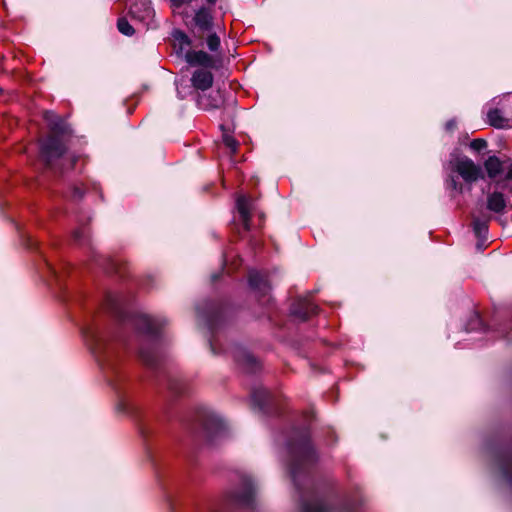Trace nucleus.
<instances>
[{
	"mask_svg": "<svg viewBox=\"0 0 512 512\" xmlns=\"http://www.w3.org/2000/svg\"><path fill=\"white\" fill-rule=\"evenodd\" d=\"M117 28L119 32L125 36H132L135 33V29L126 18L118 19Z\"/></svg>",
	"mask_w": 512,
	"mask_h": 512,
	"instance_id": "5701e85b",
	"label": "nucleus"
},
{
	"mask_svg": "<svg viewBox=\"0 0 512 512\" xmlns=\"http://www.w3.org/2000/svg\"><path fill=\"white\" fill-rule=\"evenodd\" d=\"M193 22L201 33L211 32L214 26L212 13L206 7H200L195 12Z\"/></svg>",
	"mask_w": 512,
	"mask_h": 512,
	"instance_id": "2eb2a0df",
	"label": "nucleus"
},
{
	"mask_svg": "<svg viewBox=\"0 0 512 512\" xmlns=\"http://www.w3.org/2000/svg\"><path fill=\"white\" fill-rule=\"evenodd\" d=\"M77 221L79 222L80 227L74 231L73 237H74L75 241L82 242L87 237V231L84 228V224L82 223V220L80 218H78Z\"/></svg>",
	"mask_w": 512,
	"mask_h": 512,
	"instance_id": "bb28decb",
	"label": "nucleus"
},
{
	"mask_svg": "<svg viewBox=\"0 0 512 512\" xmlns=\"http://www.w3.org/2000/svg\"><path fill=\"white\" fill-rule=\"evenodd\" d=\"M83 196H84V191L80 187H78V186H73L72 187V189H71V197L74 200H79Z\"/></svg>",
	"mask_w": 512,
	"mask_h": 512,
	"instance_id": "473e14b6",
	"label": "nucleus"
},
{
	"mask_svg": "<svg viewBox=\"0 0 512 512\" xmlns=\"http://www.w3.org/2000/svg\"><path fill=\"white\" fill-rule=\"evenodd\" d=\"M75 163V159H73L71 162H70V166H73Z\"/></svg>",
	"mask_w": 512,
	"mask_h": 512,
	"instance_id": "ea45409f",
	"label": "nucleus"
},
{
	"mask_svg": "<svg viewBox=\"0 0 512 512\" xmlns=\"http://www.w3.org/2000/svg\"><path fill=\"white\" fill-rule=\"evenodd\" d=\"M44 118L51 131V135L47 136L40 143V156L48 169L57 171L56 162L60 161L67 151L64 137L71 134L69 124L52 111H46ZM62 172V168H59Z\"/></svg>",
	"mask_w": 512,
	"mask_h": 512,
	"instance_id": "7ed1b4c3",
	"label": "nucleus"
},
{
	"mask_svg": "<svg viewBox=\"0 0 512 512\" xmlns=\"http://www.w3.org/2000/svg\"><path fill=\"white\" fill-rule=\"evenodd\" d=\"M129 14L133 20L142 23L146 28L153 27L155 11L150 0H136L130 5Z\"/></svg>",
	"mask_w": 512,
	"mask_h": 512,
	"instance_id": "9d476101",
	"label": "nucleus"
},
{
	"mask_svg": "<svg viewBox=\"0 0 512 512\" xmlns=\"http://www.w3.org/2000/svg\"><path fill=\"white\" fill-rule=\"evenodd\" d=\"M191 83L195 89L205 92L213 84L212 73L204 68H200L194 71L191 77Z\"/></svg>",
	"mask_w": 512,
	"mask_h": 512,
	"instance_id": "dca6fc26",
	"label": "nucleus"
},
{
	"mask_svg": "<svg viewBox=\"0 0 512 512\" xmlns=\"http://www.w3.org/2000/svg\"><path fill=\"white\" fill-rule=\"evenodd\" d=\"M473 228L477 236L484 235L488 230L486 222L479 219L473 221Z\"/></svg>",
	"mask_w": 512,
	"mask_h": 512,
	"instance_id": "c85d7f7f",
	"label": "nucleus"
},
{
	"mask_svg": "<svg viewBox=\"0 0 512 512\" xmlns=\"http://www.w3.org/2000/svg\"><path fill=\"white\" fill-rule=\"evenodd\" d=\"M248 284L258 296H267L271 289L270 274L264 270L250 269L248 271Z\"/></svg>",
	"mask_w": 512,
	"mask_h": 512,
	"instance_id": "9b49d317",
	"label": "nucleus"
},
{
	"mask_svg": "<svg viewBox=\"0 0 512 512\" xmlns=\"http://www.w3.org/2000/svg\"><path fill=\"white\" fill-rule=\"evenodd\" d=\"M476 329L484 330L485 326H484L480 316L478 314H473L468 326L466 327V330L472 331V330H476Z\"/></svg>",
	"mask_w": 512,
	"mask_h": 512,
	"instance_id": "a878e982",
	"label": "nucleus"
},
{
	"mask_svg": "<svg viewBox=\"0 0 512 512\" xmlns=\"http://www.w3.org/2000/svg\"><path fill=\"white\" fill-rule=\"evenodd\" d=\"M252 402L259 410L264 411L270 399V393L263 387L253 389L251 394Z\"/></svg>",
	"mask_w": 512,
	"mask_h": 512,
	"instance_id": "6ab92c4d",
	"label": "nucleus"
},
{
	"mask_svg": "<svg viewBox=\"0 0 512 512\" xmlns=\"http://www.w3.org/2000/svg\"><path fill=\"white\" fill-rule=\"evenodd\" d=\"M455 170L466 182L469 183L476 181L481 174L480 168L467 157L461 158L456 162Z\"/></svg>",
	"mask_w": 512,
	"mask_h": 512,
	"instance_id": "4468645a",
	"label": "nucleus"
},
{
	"mask_svg": "<svg viewBox=\"0 0 512 512\" xmlns=\"http://www.w3.org/2000/svg\"><path fill=\"white\" fill-rule=\"evenodd\" d=\"M107 309L117 318L118 326L113 331L87 328L83 331L85 341L103 368H112L114 356L120 348H128L127 331L134 329L139 342L138 355L148 367L155 369L161 362L158 350L162 333L168 321L163 316L132 312L128 309L123 295L109 293L106 296Z\"/></svg>",
	"mask_w": 512,
	"mask_h": 512,
	"instance_id": "f257e3e1",
	"label": "nucleus"
},
{
	"mask_svg": "<svg viewBox=\"0 0 512 512\" xmlns=\"http://www.w3.org/2000/svg\"><path fill=\"white\" fill-rule=\"evenodd\" d=\"M219 278V275L218 274H213L212 275V280L215 281Z\"/></svg>",
	"mask_w": 512,
	"mask_h": 512,
	"instance_id": "e433bc0d",
	"label": "nucleus"
},
{
	"mask_svg": "<svg viewBox=\"0 0 512 512\" xmlns=\"http://www.w3.org/2000/svg\"><path fill=\"white\" fill-rule=\"evenodd\" d=\"M222 259H223L222 271H225L227 273L230 272V269L232 267H236V266L240 265V262H241V258H222Z\"/></svg>",
	"mask_w": 512,
	"mask_h": 512,
	"instance_id": "cd10ccee",
	"label": "nucleus"
},
{
	"mask_svg": "<svg viewBox=\"0 0 512 512\" xmlns=\"http://www.w3.org/2000/svg\"><path fill=\"white\" fill-rule=\"evenodd\" d=\"M254 208L253 200L250 197L246 195H239L237 197L236 209L239 215L237 233L242 239H247L248 244L257 252L256 248L259 245V240L252 234L250 226V219Z\"/></svg>",
	"mask_w": 512,
	"mask_h": 512,
	"instance_id": "0eeeda50",
	"label": "nucleus"
},
{
	"mask_svg": "<svg viewBox=\"0 0 512 512\" xmlns=\"http://www.w3.org/2000/svg\"><path fill=\"white\" fill-rule=\"evenodd\" d=\"M311 295L312 292L306 296L298 297L291 305V314L300 321H305L318 312V306L310 300Z\"/></svg>",
	"mask_w": 512,
	"mask_h": 512,
	"instance_id": "f8f14e48",
	"label": "nucleus"
},
{
	"mask_svg": "<svg viewBox=\"0 0 512 512\" xmlns=\"http://www.w3.org/2000/svg\"><path fill=\"white\" fill-rule=\"evenodd\" d=\"M192 0H170L171 6L175 8L182 7L185 3H190Z\"/></svg>",
	"mask_w": 512,
	"mask_h": 512,
	"instance_id": "72a5a7b5",
	"label": "nucleus"
},
{
	"mask_svg": "<svg viewBox=\"0 0 512 512\" xmlns=\"http://www.w3.org/2000/svg\"><path fill=\"white\" fill-rule=\"evenodd\" d=\"M484 168L491 179L496 178L504 171V166L497 156H490L484 162Z\"/></svg>",
	"mask_w": 512,
	"mask_h": 512,
	"instance_id": "aec40b11",
	"label": "nucleus"
},
{
	"mask_svg": "<svg viewBox=\"0 0 512 512\" xmlns=\"http://www.w3.org/2000/svg\"><path fill=\"white\" fill-rule=\"evenodd\" d=\"M198 320L203 323L207 329L213 332L224 318L223 305L206 301L196 307Z\"/></svg>",
	"mask_w": 512,
	"mask_h": 512,
	"instance_id": "6e6552de",
	"label": "nucleus"
},
{
	"mask_svg": "<svg viewBox=\"0 0 512 512\" xmlns=\"http://www.w3.org/2000/svg\"><path fill=\"white\" fill-rule=\"evenodd\" d=\"M208 37L206 39L207 47L210 51L216 52L220 48V37L215 32H208Z\"/></svg>",
	"mask_w": 512,
	"mask_h": 512,
	"instance_id": "b1692460",
	"label": "nucleus"
},
{
	"mask_svg": "<svg viewBox=\"0 0 512 512\" xmlns=\"http://www.w3.org/2000/svg\"><path fill=\"white\" fill-rule=\"evenodd\" d=\"M168 385L169 388L176 394L181 393V389L178 387V379H175L173 377H169L168 379Z\"/></svg>",
	"mask_w": 512,
	"mask_h": 512,
	"instance_id": "2f4dec72",
	"label": "nucleus"
},
{
	"mask_svg": "<svg viewBox=\"0 0 512 512\" xmlns=\"http://www.w3.org/2000/svg\"><path fill=\"white\" fill-rule=\"evenodd\" d=\"M200 420L203 433L209 441H214L216 438L225 434L226 424L218 414L211 411H204Z\"/></svg>",
	"mask_w": 512,
	"mask_h": 512,
	"instance_id": "1a4fd4ad",
	"label": "nucleus"
},
{
	"mask_svg": "<svg viewBox=\"0 0 512 512\" xmlns=\"http://www.w3.org/2000/svg\"><path fill=\"white\" fill-rule=\"evenodd\" d=\"M185 60L190 65H199L204 68L213 67V58L205 51H191L187 50L185 53Z\"/></svg>",
	"mask_w": 512,
	"mask_h": 512,
	"instance_id": "f3484780",
	"label": "nucleus"
},
{
	"mask_svg": "<svg viewBox=\"0 0 512 512\" xmlns=\"http://www.w3.org/2000/svg\"><path fill=\"white\" fill-rule=\"evenodd\" d=\"M223 143L230 150L231 154H235L238 148L237 140L227 133H223Z\"/></svg>",
	"mask_w": 512,
	"mask_h": 512,
	"instance_id": "393cba45",
	"label": "nucleus"
},
{
	"mask_svg": "<svg viewBox=\"0 0 512 512\" xmlns=\"http://www.w3.org/2000/svg\"><path fill=\"white\" fill-rule=\"evenodd\" d=\"M504 170L506 171L505 180H512V162L509 164L507 168H504Z\"/></svg>",
	"mask_w": 512,
	"mask_h": 512,
	"instance_id": "c9c22d12",
	"label": "nucleus"
},
{
	"mask_svg": "<svg viewBox=\"0 0 512 512\" xmlns=\"http://www.w3.org/2000/svg\"><path fill=\"white\" fill-rule=\"evenodd\" d=\"M446 186L448 189H452L458 192L462 191V185L458 183L455 176L451 175L446 180Z\"/></svg>",
	"mask_w": 512,
	"mask_h": 512,
	"instance_id": "c756f323",
	"label": "nucleus"
},
{
	"mask_svg": "<svg viewBox=\"0 0 512 512\" xmlns=\"http://www.w3.org/2000/svg\"><path fill=\"white\" fill-rule=\"evenodd\" d=\"M500 469L503 477L512 486V456H505L500 460Z\"/></svg>",
	"mask_w": 512,
	"mask_h": 512,
	"instance_id": "4be33fe9",
	"label": "nucleus"
},
{
	"mask_svg": "<svg viewBox=\"0 0 512 512\" xmlns=\"http://www.w3.org/2000/svg\"><path fill=\"white\" fill-rule=\"evenodd\" d=\"M177 93H178V96H179L180 98H183V96L181 95V91L179 90V87H178V86H177Z\"/></svg>",
	"mask_w": 512,
	"mask_h": 512,
	"instance_id": "58836bf2",
	"label": "nucleus"
},
{
	"mask_svg": "<svg viewBox=\"0 0 512 512\" xmlns=\"http://www.w3.org/2000/svg\"><path fill=\"white\" fill-rule=\"evenodd\" d=\"M173 38L176 42L175 48L177 49V53L183 54L186 53L187 50H190L191 40L185 32L181 30H174Z\"/></svg>",
	"mask_w": 512,
	"mask_h": 512,
	"instance_id": "412c9836",
	"label": "nucleus"
},
{
	"mask_svg": "<svg viewBox=\"0 0 512 512\" xmlns=\"http://www.w3.org/2000/svg\"><path fill=\"white\" fill-rule=\"evenodd\" d=\"M208 4L214 5L216 3V0H206Z\"/></svg>",
	"mask_w": 512,
	"mask_h": 512,
	"instance_id": "4c0bfd02",
	"label": "nucleus"
},
{
	"mask_svg": "<svg viewBox=\"0 0 512 512\" xmlns=\"http://www.w3.org/2000/svg\"><path fill=\"white\" fill-rule=\"evenodd\" d=\"M224 104V95L221 90H212L208 94L203 92L197 96V105L205 111L220 109Z\"/></svg>",
	"mask_w": 512,
	"mask_h": 512,
	"instance_id": "ddd939ff",
	"label": "nucleus"
},
{
	"mask_svg": "<svg viewBox=\"0 0 512 512\" xmlns=\"http://www.w3.org/2000/svg\"><path fill=\"white\" fill-rule=\"evenodd\" d=\"M487 106V121L491 126L497 129L512 127V93L494 98Z\"/></svg>",
	"mask_w": 512,
	"mask_h": 512,
	"instance_id": "39448f33",
	"label": "nucleus"
},
{
	"mask_svg": "<svg viewBox=\"0 0 512 512\" xmlns=\"http://www.w3.org/2000/svg\"><path fill=\"white\" fill-rule=\"evenodd\" d=\"M470 147L471 149L480 152L487 147V142L481 138L474 139L473 141H471Z\"/></svg>",
	"mask_w": 512,
	"mask_h": 512,
	"instance_id": "7c9ffc66",
	"label": "nucleus"
},
{
	"mask_svg": "<svg viewBox=\"0 0 512 512\" xmlns=\"http://www.w3.org/2000/svg\"><path fill=\"white\" fill-rule=\"evenodd\" d=\"M506 207L504 195L501 192L494 191L487 196V209L495 212L502 213Z\"/></svg>",
	"mask_w": 512,
	"mask_h": 512,
	"instance_id": "a211bd4d",
	"label": "nucleus"
},
{
	"mask_svg": "<svg viewBox=\"0 0 512 512\" xmlns=\"http://www.w3.org/2000/svg\"><path fill=\"white\" fill-rule=\"evenodd\" d=\"M284 450L291 479L299 494L301 512H354L363 504L359 487L346 493L339 505L333 508H328L325 500L315 491L306 476L308 467L318 458L310 442L308 429L291 431L286 437Z\"/></svg>",
	"mask_w": 512,
	"mask_h": 512,
	"instance_id": "f03ea898",
	"label": "nucleus"
},
{
	"mask_svg": "<svg viewBox=\"0 0 512 512\" xmlns=\"http://www.w3.org/2000/svg\"><path fill=\"white\" fill-rule=\"evenodd\" d=\"M209 344L214 354L223 352L230 355L246 373H255L261 368L260 362L242 345L233 344L226 349L220 350L218 349V339L215 337L209 339Z\"/></svg>",
	"mask_w": 512,
	"mask_h": 512,
	"instance_id": "423d86ee",
	"label": "nucleus"
},
{
	"mask_svg": "<svg viewBox=\"0 0 512 512\" xmlns=\"http://www.w3.org/2000/svg\"><path fill=\"white\" fill-rule=\"evenodd\" d=\"M455 128H456V120L455 119H451L446 122V124H445L446 131L452 132Z\"/></svg>",
	"mask_w": 512,
	"mask_h": 512,
	"instance_id": "f704fd0d",
	"label": "nucleus"
},
{
	"mask_svg": "<svg viewBox=\"0 0 512 512\" xmlns=\"http://www.w3.org/2000/svg\"><path fill=\"white\" fill-rule=\"evenodd\" d=\"M257 484L249 474H239L236 485L226 495L224 506L211 512H254L257 506Z\"/></svg>",
	"mask_w": 512,
	"mask_h": 512,
	"instance_id": "20e7f679",
	"label": "nucleus"
}]
</instances>
